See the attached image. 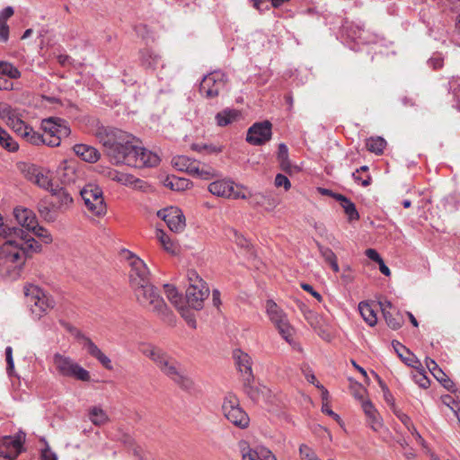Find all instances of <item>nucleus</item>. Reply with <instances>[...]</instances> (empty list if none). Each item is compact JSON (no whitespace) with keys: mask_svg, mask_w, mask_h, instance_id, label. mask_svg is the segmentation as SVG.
<instances>
[{"mask_svg":"<svg viewBox=\"0 0 460 460\" xmlns=\"http://www.w3.org/2000/svg\"><path fill=\"white\" fill-rule=\"evenodd\" d=\"M95 136L113 164L144 168L156 166L160 162L155 153L141 146L138 139L125 131L101 127Z\"/></svg>","mask_w":460,"mask_h":460,"instance_id":"nucleus-1","label":"nucleus"},{"mask_svg":"<svg viewBox=\"0 0 460 460\" xmlns=\"http://www.w3.org/2000/svg\"><path fill=\"white\" fill-rule=\"evenodd\" d=\"M0 236L4 239L0 244V277L15 280L22 276L27 260L40 253L42 246L17 226L0 227Z\"/></svg>","mask_w":460,"mask_h":460,"instance_id":"nucleus-2","label":"nucleus"},{"mask_svg":"<svg viewBox=\"0 0 460 460\" xmlns=\"http://www.w3.org/2000/svg\"><path fill=\"white\" fill-rule=\"evenodd\" d=\"M139 351L150 358L164 376L181 388L190 390L193 387V382L181 364L162 349L151 344H142Z\"/></svg>","mask_w":460,"mask_h":460,"instance_id":"nucleus-3","label":"nucleus"},{"mask_svg":"<svg viewBox=\"0 0 460 460\" xmlns=\"http://www.w3.org/2000/svg\"><path fill=\"white\" fill-rule=\"evenodd\" d=\"M137 302L145 308L156 314L163 319H170L172 315L157 288L148 282L133 288Z\"/></svg>","mask_w":460,"mask_h":460,"instance_id":"nucleus-4","label":"nucleus"},{"mask_svg":"<svg viewBox=\"0 0 460 460\" xmlns=\"http://www.w3.org/2000/svg\"><path fill=\"white\" fill-rule=\"evenodd\" d=\"M23 289L26 301L34 318L40 320L55 307L56 301L53 296L40 287L28 284L24 286Z\"/></svg>","mask_w":460,"mask_h":460,"instance_id":"nucleus-5","label":"nucleus"},{"mask_svg":"<svg viewBox=\"0 0 460 460\" xmlns=\"http://www.w3.org/2000/svg\"><path fill=\"white\" fill-rule=\"evenodd\" d=\"M121 256L129 267L128 279L132 289L151 282L150 270L142 259L128 250H123Z\"/></svg>","mask_w":460,"mask_h":460,"instance_id":"nucleus-6","label":"nucleus"},{"mask_svg":"<svg viewBox=\"0 0 460 460\" xmlns=\"http://www.w3.org/2000/svg\"><path fill=\"white\" fill-rule=\"evenodd\" d=\"M53 365L57 373L63 377H70L83 382H88L91 379L89 371L64 354L55 353Z\"/></svg>","mask_w":460,"mask_h":460,"instance_id":"nucleus-7","label":"nucleus"},{"mask_svg":"<svg viewBox=\"0 0 460 460\" xmlns=\"http://www.w3.org/2000/svg\"><path fill=\"white\" fill-rule=\"evenodd\" d=\"M41 129L45 137L46 146L51 147L58 146L61 143V139L68 137L71 132L66 120L57 117H49L42 119Z\"/></svg>","mask_w":460,"mask_h":460,"instance_id":"nucleus-8","label":"nucleus"},{"mask_svg":"<svg viewBox=\"0 0 460 460\" xmlns=\"http://www.w3.org/2000/svg\"><path fill=\"white\" fill-rule=\"evenodd\" d=\"M172 164L175 169L202 180H210L216 176V171L212 167L185 155L173 157Z\"/></svg>","mask_w":460,"mask_h":460,"instance_id":"nucleus-9","label":"nucleus"},{"mask_svg":"<svg viewBox=\"0 0 460 460\" xmlns=\"http://www.w3.org/2000/svg\"><path fill=\"white\" fill-rule=\"evenodd\" d=\"M224 416L239 429H246L250 423L248 414L241 408L239 399L233 394L226 395L222 404Z\"/></svg>","mask_w":460,"mask_h":460,"instance_id":"nucleus-10","label":"nucleus"},{"mask_svg":"<svg viewBox=\"0 0 460 460\" xmlns=\"http://www.w3.org/2000/svg\"><path fill=\"white\" fill-rule=\"evenodd\" d=\"M208 190L211 194L225 199H247L250 196L246 187L230 179L215 181L209 183Z\"/></svg>","mask_w":460,"mask_h":460,"instance_id":"nucleus-11","label":"nucleus"},{"mask_svg":"<svg viewBox=\"0 0 460 460\" xmlns=\"http://www.w3.org/2000/svg\"><path fill=\"white\" fill-rule=\"evenodd\" d=\"M265 307L270 322L276 326L283 339L291 344L295 330L290 325L287 314L273 300H267Z\"/></svg>","mask_w":460,"mask_h":460,"instance_id":"nucleus-12","label":"nucleus"},{"mask_svg":"<svg viewBox=\"0 0 460 460\" xmlns=\"http://www.w3.org/2000/svg\"><path fill=\"white\" fill-rule=\"evenodd\" d=\"M88 210L95 216H102L106 213V204L102 189L94 184L85 185L80 191Z\"/></svg>","mask_w":460,"mask_h":460,"instance_id":"nucleus-13","label":"nucleus"},{"mask_svg":"<svg viewBox=\"0 0 460 460\" xmlns=\"http://www.w3.org/2000/svg\"><path fill=\"white\" fill-rule=\"evenodd\" d=\"M227 78L225 73L214 71L205 75L199 84V92L207 98H214L226 86Z\"/></svg>","mask_w":460,"mask_h":460,"instance_id":"nucleus-14","label":"nucleus"},{"mask_svg":"<svg viewBox=\"0 0 460 460\" xmlns=\"http://www.w3.org/2000/svg\"><path fill=\"white\" fill-rule=\"evenodd\" d=\"M157 216L166 223L167 226L172 232H182L186 226L185 217L182 211L177 207H170L159 210Z\"/></svg>","mask_w":460,"mask_h":460,"instance_id":"nucleus-15","label":"nucleus"},{"mask_svg":"<svg viewBox=\"0 0 460 460\" xmlns=\"http://www.w3.org/2000/svg\"><path fill=\"white\" fill-rule=\"evenodd\" d=\"M271 134L270 121L256 122L248 129L246 141L251 145L261 146L271 138Z\"/></svg>","mask_w":460,"mask_h":460,"instance_id":"nucleus-16","label":"nucleus"},{"mask_svg":"<svg viewBox=\"0 0 460 460\" xmlns=\"http://www.w3.org/2000/svg\"><path fill=\"white\" fill-rule=\"evenodd\" d=\"M22 437L6 436L0 440V457L14 460L22 452Z\"/></svg>","mask_w":460,"mask_h":460,"instance_id":"nucleus-17","label":"nucleus"},{"mask_svg":"<svg viewBox=\"0 0 460 460\" xmlns=\"http://www.w3.org/2000/svg\"><path fill=\"white\" fill-rule=\"evenodd\" d=\"M209 289L208 286L189 287L186 291V302L188 305L195 310H200L203 307L205 299L208 296Z\"/></svg>","mask_w":460,"mask_h":460,"instance_id":"nucleus-18","label":"nucleus"},{"mask_svg":"<svg viewBox=\"0 0 460 460\" xmlns=\"http://www.w3.org/2000/svg\"><path fill=\"white\" fill-rule=\"evenodd\" d=\"M378 305L381 308L384 318L390 328L397 330L402 327L403 323L402 315L393 307L391 302H379Z\"/></svg>","mask_w":460,"mask_h":460,"instance_id":"nucleus-19","label":"nucleus"},{"mask_svg":"<svg viewBox=\"0 0 460 460\" xmlns=\"http://www.w3.org/2000/svg\"><path fill=\"white\" fill-rule=\"evenodd\" d=\"M78 339H82L84 341V348L87 349V352L93 358H95L106 369H112L111 359L92 341L91 339L85 337L80 332L76 334Z\"/></svg>","mask_w":460,"mask_h":460,"instance_id":"nucleus-20","label":"nucleus"},{"mask_svg":"<svg viewBox=\"0 0 460 460\" xmlns=\"http://www.w3.org/2000/svg\"><path fill=\"white\" fill-rule=\"evenodd\" d=\"M28 179L44 190H49L51 192L54 191L53 184L49 172L43 171L42 169L36 167L30 168L28 171Z\"/></svg>","mask_w":460,"mask_h":460,"instance_id":"nucleus-21","label":"nucleus"},{"mask_svg":"<svg viewBox=\"0 0 460 460\" xmlns=\"http://www.w3.org/2000/svg\"><path fill=\"white\" fill-rule=\"evenodd\" d=\"M13 215L17 222L21 225V228L26 233H28L31 228L35 227L38 222L34 212L29 208L18 207L14 208Z\"/></svg>","mask_w":460,"mask_h":460,"instance_id":"nucleus-22","label":"nucleus"},{"mask_svg":"<svg viewBox=\"0 0 460 460\" xmlns=\"http://www.w3.org/2000/svg\"><path fill=\"white\" fill-rule=\"evenodd\" d=\"M234 357L235 358L239 371L244 376V379H246L248 382H252L253 376L252 370L251 357L247 353L239 349L234 352Z\"/></svg>","mask_w":460,"mask_h":460,"instance_id":"nucleus-23","label":"nucleus"},{"mask_svg":"<svg viewBox=\"0 0 460 460\" xmlns=\"http://www.w3.org/2000/svg\"><path fill=\"white\" fill-rule=\"evenodd\" d=\"M239 448L242 455V460H276L275 456L270 451H257L252 449L247 442L241 441Z\"/></svg>","mask_w":460,"mask_h":460,"instance_id":"nucleus-24","label":"nucleus"},{"mask_svg":"<svg viewBox=\"0 0 460 460\" xmlns=\"http://www.w3.org/2000/svg\"><path fill=\"white\" fill-rule=\"evenodd\" d=\"M73 150L77 156L87 163H95L100 159V153L93 146L76 144L73 146Z\"/></svg>","mask_w":460,"mask_h":460,"instance_id":"nucleus-25","label":"nucleus"},{"mask_svg":"<svg viewBox=\"0 0 460 460\" xmlns=\"http://www.w3.org/2000/svg\"><path fill=\"white\" fill-rule=\"evenodd\" d=\"M51 193L53 199L51 204L57 209L65 210L73 203V198L63 188H56Z\"/></svg>","mask_w":460,"mask_h":460,"instance_id":"nucleus-26","label":"nucleus"},{"mask_svg":"<svg viewBox=\"0 0 460 460\" xmlns=\"http://www.w3.org/2000/svg\"><path fill=\"white\" fill-rule=\"evenodd\" d=\"M376 308L377 305L373 303L360 302L358 305V310L361 316L370 326L376 325L377 322Z\"/></svg>","mask_w":460,"mask_h":460,"instance_id":"nucleus-27","label":"nucleus"},{"mask_svg":"<svg viewBox=\"0 0 460 460\" xmlns=\"http://www.w3.org/2000/svg\"><path fill=\"white\" fill-rule=\"evenodd\" d=\"M58 173L64 183L75 181V170L73 162L66 160L62 161L58 165Z\"/></svg>","mask_w":460,"mask_h":460,"instance_id":"nucleus-28","label":"nucleus"},{"mask_svg":"<svg viewBox=\"0 0 460 460\" xmlns=\"http://www.w3.org/2000/svg\"><path fill=\"white\" fill-rule=\"evenodd\" d=\"M88 418L95 426H103L110 421L107 412L100 406H92L88 410Z\"/></svg>","mask_w":460,"mask_h":460,"instance_id":"nucleus-29","label":"nucleus"},{"mask_svg":"<svg viewBox=\"0 0 460 460\" xmlns=\"http://www.w3.org/2000/svg\"><path fill=\"white\" fill-rule=\"evenodd\" d=\"M334 198L340 202L349 221L358 220L359 214L353 202L341 194L334 195Z\"/></svg>","mask_w":460,"mask_h":460,"instance_id":"nucleus-30","label":"nucleus"},{"mask_svg":"<svg viewBox=\"0 0 460 460\" xmlns=\"http://www.w3.org/2000/svg\"><path fill=\"white\" fill-rule=\"evenodd\" d=\"M164 293L166 295V297L171 302V304L176 308V309H181L182 305H184L185 300L181 296V295L178 292V290L175 288L174 286L170 284H165L164 286Z\"/></svg>","mask_w":460,"mask_h":460,"instance_id":"nucleus-31","label":"nucleus"},{"mask_svg":"<svg viewBox=\"0 0 460 460\" xmlns=\"http://www.w3.org/2000/svg\"><path fill=\"white\" fill-rule=\"evenodd\" d=\"M393 347L399 356V358L405 362L408 366L415 367L414 363H418V360L411 354L410 350L399 341H393Z\"/></svg>","mask_w":460,"mask_h":460,"instance_id":"nucleus-32","label":"nucleus"},{"mask_svg":"<svg viewBox=\"0 0 460 460\" xmlns=\"http://www.w3.org/2000/svg\"><path fill=\"white\" fill-rule=\"evenodd\" d=\"M317 247L325 262L331 266L334 272H339L340 267L338 265L337 256L332 252V250L320 244L319 243H317Z\"/></svg>","mask_w":460,"mask_h":460,"instance_id":"nucleus-33","label":"nucleus"},{"mask_svg":"<svg viewBox=\"0 0 460 460\" xmlns=\"http://www.w3.org/2000/svg\"><path fill=\"white\" fill-rule=\"evenodd\" d=\"M164 185L172 190L181 191L189 189L191 182L185 178L172 176L166 178Z\"/></svg>","mask_w":460,"mask_h":460,"instance_id":"nucleus-34","label":"nucleus"},{"mask_svg":"<svg viewBox=\"0 0 460 460\" xmlns=\"http://www.w3.org/2000/svg\"><path fill=\"white\" fill-rule=\"evenodd\" d=\"M278 161L279 163L280 168L286 172H292V165L288 159V146L281 143L279 145L278 150Z\"/></svg>","mask_w":460,"mask_h":460,"instance_id":"nucleus-35","label":"nucleus"},{"mask_svg":"<svg viewBox=\"0 0 460 460\" xmlns=\"http://www.w3.org/2000/svg\"><path fill=\"white\" fill-rule=\"evenodd\" d=\"M385 146L386 141L381 137H372L367 138L366 141L367 149L371 153H375L376 155L383 154Z\"/></svg>","mask_w":460,"mask_h":460,"instance_id":"nucleus-36","label":"nucleus"},{"mask_svg":"<svg viewBox=\"0 0 460 460\" xmlns=\"http://www.w3.org/2000/svg\"><path fill=\"white\" fill-rule=\"evenodd\" d=\"M8 125L22 137L28 134V128H30L23 120L15 116L9 117Z\"/></svg>","mask_w":460,"mask_h":460,"instance_id":"nucleus-37","label":"nucleus"},{"mask_svg":"<svg viewBox=\"0 0 460 460\" xmlns=\"http://www.w3.org/2000/svg\"><path fill=\"white\" fill-rule=\"evenodd\" d=\"M265 390L266 387L261 389L257 386L252 385L251 382L244 379V392L252 401L259 402L264 396Z\"/></svg>","mask_w":460,"mask_h":460,"instance_id":"nucleus-38","label":"nucleus"},{"mask_svg":"<svg viewBox=\"0 0 460 460\" xmlns=\"http://www.w3.org/2000/svg\"><path fill=\"white\" fill-rule=\"evenodd\" d=\"M103 175L107 177L108 179H111L114 181H117L119 183H121L123 185L128 184V174L124 173L121 172H119L115 169L107 168L102 172Z\"/></svg>","mask_w":460,"mask_h":460,"instance_id":"nucleus-39","label":"nucleus"},{"mask_svg":"<svg viewBox=\"0 0 460 460\" xmlns=\"http://www.w3.org/2000/svg\"><path fill=\"white\" fill-rule=\"evenodd\" d=\"M0 74L12 79L21 77V72L13 64L5 61H0Z\"/></svg>","mask_w":460,"mask_h":460,"instance_id":"nucleus-40","label":"nucleus"},{"mask_svg":"<svg viewBox=\"0 0 460 460\" xmlns=\"http://www.w3.org/2000/svg\"><path fill=\"white\" fill-rule=\"evenodd\" d=\"M237 116H238V113L236 111H224L217 114V116H216L217 123L220 127H225V126L232 123L234 120H235Z\"/></svg>","mask_w":460,"mask_h":460,"instance_id":"nucleus-41","label":"nucleus"},{"mask_svg":"<svg viewBox=\"0 0 460 460\" xmlns=\"http://www.w3.org/2000/svg\"><path fill=\"white\" fill-rule=\"evenodd\" d=\"M159 57L146 49L141 53V62L146 68H155L159 61Z\"/></svg>","mask_w":460,"mask_h":460,"instance_id":"nucleus-42","label":"nucleus"},{"mask_svg":"<svg viewBox=\"0 0 460 460\" xmlns=\"http://www.w3.org/2000/svg\"><path fill=\"white\" fill-rule=\"evenodd\" d=\"M23 138L32 145H36V146L40 145V144L46 145V141H45L43 133L40 134L39 132H36L31 127L28 128V134L24 135Z\"/></svg>","mask_w":460,"mask_h":460,"instance_id":"nucleus-43","label":"nucleus"},{"mask_svg":"<svg viewBox=\"0 0 460 460\" xmlns=\"http://www.w3.org/2000/svg\"><path fill=\"white\" fill-rule=\"evenodd\" d=\"M156 238L159 240L160 243L164 247V249L168 252H174L175 246L174 243L172 242L170 237L163 231V230H157L156 231Z\"/></svg>","mask_w":460,"mask_h":460,"instance_id":"nucleus-44","label":"nucleus"},{"mask_svg":"<svg viewBox=\"0 0 460 460\" xmlns=\"http://www.w3.org/2000/svg\"><path fill=\"white\" fill-rule=\"evenodd\" d=\"M28 232H31L34 235L40 237L43 243H50L52 242V236L47 229L36 223L35 227L31 228Z\"/></svg>","mask_w":460,"mask_h":460,"instance_id":"nucleus-45","label":"nucleus"},{"mask_svg":"<svg viewBox=\"0 0 460 460\" xmlns=\"http://www.w3.org/2000/svg\"><path fill=\"white\" fill-rule=\"evenodd\" d=\"M317 387L321 388L323 390V405H322V411L323 413L332 417L334 420H338L340 419L339 415L336 414L330 407L327 397H328V391L323 388V385H316Z\"/></svg>","mask_w":460,"mask_h":460,"instance_id":"nucleus-46","label":"nucleus"},{"mask_svg":"<svg viewBox=\"0 0 460 460\" xmlns=\"http://www.w3.org/2000/svg\"><path fill=\"white\" fill-rule=\"evenodd\" d=\"M0 146L9 152H15L19 148L17 142L7 132L0 137Z\"/></svg>","mask_w":460,"mask_h":460,"instance_id":"nucleus-47","label":"nucleus"},{"mask_svg":"<svg viewBox=\"0 0 460 460\" xmlns=\"http://www.w3.org/2000/svg\"><path fill=\"white\" fill-rule=\"evenodd\" d=\"M299 456L301 460H318L314 451L306 445H301L299 447Z\"/></svg>","mask_w":460,"mask_h":460,"instance_id":"nucleus-48","label":"nucleus"},{"mask_svg":"<svg viewBox=\"0 0 460 460\" xmlns=\"http://www.w3.org/2000/svg\"><path fill=\"white\" fill-rule=\"evenodd\" d=\"M181 316L185 319L188 325L191 328H196V319L194 314L187 308L186 304L182 305L181 309H177Z\"/></svg>","mask_w":460,"mask_h":460,"instance_id":"nucleus-49","label":"nucleus"},{"mask_svg":"<svg viewBox=\"0 0 460 460\" xmlns=\"http://www.w3.org/2000/svg\"><path fill=\"white\" fill-rule=\"evenodd\" d=\"M187 279L189 281V287L207 286V284L203 281V279L201 278H199V274L193 270H188Z\"/></svg>","mask_w":460,"mask_h":460,"instance_id":"nucleus-50","label":"nucleus"},{"mask_svg":"<svg viewBox=\"0 0 460 460\" xmlns=\"http://www.w3.org/2000/svg\"><path fill=\"white\" fill-rule=\"evenodd\" d=\"M350 391H351V394H353V396L358 400L361 401V402L364 400V396H365V394H366V389L365 387L360 385L359 383L358 382H354L350 385Z\"/></svg>","mask_w":460,"mask_h":460,"instance_id":"nucleus-51","label":"nucleus"},{"mask_svg":"<svg viewBox=\"0 0 460 460\" xmlns=\"http://www.w3.org/2000/svg\"><path fill=\"white\" fill-rule=\"evenodd\" d=\"M367 420L368 425L370 426V428L373 430L379 431L382 429L383 422H382V419H381L378 411H376L370 417H367Z\"/></svg>","mask_w":460,"mask_h":460,"instance_id":"nucleus-52","label":"nucleus"},{"mask_svg":"<svg viewBox=\"0 0 460 460\" xmlns=\"http://www.w3.org/2000/svg\"><path fill=\"white\" fill-rule=\"evenodd\" d=\"M128 183L125 186H130L136 190H145L146 182L140 179L135 178L133 175L128 174Z\"/></svg>","mask_w":460,"mask_h":460,"instance_id":"nucleus-53","label":"nucleus"},{"mask_svg":"<svg viewBox=\"0 0 460 460\" xmlns=\"http://www.w3.org/2000/svg\"><path fill=\"white\" fill-rule=\"evenodd\" d=\"M275 185L277 187H283L286 190H288L291 188L290 181L287 176L280 173L276 175Z\"/></svg>","mask_w":460,"mask_h":460,"instance_id":"nucleus-54","label":"nucleus"},{"mask_svg":"<svg viewBox=\"0 0 460 460\" xmlns=\"http://www.w3.org/2000/svg\"><path fill=\"white\" fill-rule=\"evenodd\" d=\"M415 382L422 388H427L429 385V378L420 371L413 376Z\"/></svg>","mask_w":460,"mask_h":460,"instance_id":"nucleus-55","label":"nucleus"},{"mask_svg":"<svg viewBox=\"0 0 460 460\" xmlns=\"http://www.w3.org/2000/svg\"><path fill=\"white\" fill-rule=\"evenodd\" d=\"M5 357H6V363H7L6 370L9 375H12V372L14 367V363H13V349L11 347H7L5 349Z\"/></svg>","mask_w":460,"mask_h":460,"instance_id":"nucleus-56","label":"nucleus"},{"mask_svg":"<svg viewBox=\"0 0 460 460\" xmlns=\"http://www.w3.org/2000/svg\"><path fill=\"white\" fill-rule=\"evenodd\" d=\"M442 402L448 406L452 411H456L458 410V403L456 402L454 397L450 394L443 395L441 397Z\"/></svg>","mask_w":460,"mask_h":460,"instance_id":"nucleus-57","label":"nucleus"},{"mask_svg":"<svg viewBox=\"0 0 460 460\" xmlns=\"http://www.w3.org/2000/svg\"><path fill=\"white\" fill-rule=\"evenodd\" d=\"M247 193L250 195L248 198H252V204L253 206H264V201L268 199V195L263 193H258L253 196H252L248 191Z\"/></svg>","mask_w":460,"mask_h":460,"instance_id":"nucleus-58","label":"nucleus"},{"mask_svg":"<svg viewBox=\"0 0 460 460\" xmlns=\"http://www.w3.org/2000/svg\"><path fill=\"white\" fill-rule=\"evenodd\" d=\"M361 407H362L367 418L370 417L371 415H373L374 413H376L377 411L370 401H363L361 402Z\"/></svg>","mask_w":460,"mask_h":460,"instance_id":"nucleus-59","label":"nucleus"},{"mask_svg":"<svg viewBox=\"0 0 460 460\" xmlns=\"http://www.w3.org/2000/svg\"><path fill=\"white\" fill-rule=\"evenodd\" d=\"M395 414H396L397 418H398V419L402 422V424L406 427V429H411V428H412V425H413V424H412V422H411V418H410L407 414H405V413H403V412H402V411H395Z\"/></svg>","mask_w":460,"mask_h":460,"instance_id":"nucleus-60","label":"nucleus"},{"mask_svg":"<svg viewBox=\"0 0 460 460\" xmlns=\"http://www.w3.org/2000/svg\"><path fill=\"white\" fill-rule=\"evenodd\" d=\"M230 233H232L234 234V242L236 243L237 245H239L240 247H243V248L248 247L249 243L242 234H238L234 229H231Z\"/></svg>","mask_w":460,"mask_h":460,"instance_id":"nucleus-61","label":"nucleus"},{"mask_svg":"<svg viewBox=\"0 0 460 460\" xmlns=\"http://www.w3.org/2000/svg\"><path fill=\"white\" fill-rule=\"evenodd\" d=\"M203 148H205L206 154H218L221 153L224 149L223 146L213 144H204Z\"/></svg>","mask_w":460,"mask_h":460,"instance_id":"nucleus-62","label":"nucleus"},{"mask_svg":"<svg viewBox=\"0 0 460 460\" xmlns=\"http://www.w3.org/2000/svg\"><path fill=\"white\" fill-rule=\"evenodd\" d=\"M9 38V26L6 22H0V41L5 42Z\"/></svg>","mask_w":460,"mask_h":460,"instance_id":"nucleus-63","label":"nucleus"},{"mask_svg":"<svg viewBox=\"0 0 460 460\" xmlns=\"http://www.w3.org/2000/svg\"><path fill=\"white\" fill-rule=\"evenodd\" d=\"M41 460H58L57 456L50 449L46 448L42 450Z\"/></svg>","mask_w":460,"mask_h":460,"instance_id":"nucleus-64","label":"nucleus"}]
</instances>
